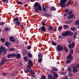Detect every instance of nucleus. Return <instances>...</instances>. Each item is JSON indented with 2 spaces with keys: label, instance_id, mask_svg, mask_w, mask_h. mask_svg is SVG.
I'll list each match as a JSON object with an SVG mask.
<instances>
[{
  "label": "nucleus",
  "instance_id": "bf43d9fd",
  "mask_svg": "<svg viewBox=\"0 0 79 79\" xmlns=\"http://www.w3.org/2000/svg\"><path fill=\"white\" fill-rule=\"evenodd\" d=\"M72 13H73V11L71 10H70V12H69V15H70V14H72Z\"/></svg>",
  "mask_w": 79,
  "mask_h": 79
},
{
  "label": "nucleus",
  "instance_id": "f704fd0d",
  "mask_svg": "<svg viewBox=\"0 0 79 79\" xmlns=\"http://www.w3.org/2000/svg\"><path fill=\"white\" fill-rule=\"evenodd\" d=\"M68 75L69 76H70V77H72L73 76V73H70L68 74Z\"/></svg>",
  "mask_w": 79,
  "mask_h": 79
},
{
  "label": "nucleus",
  "instance_id": "20e7f679",
  "mask_svg": "<svg viewBox=\"0 0 79 79\" xmlns=\"http://www.w3.org/2000/svg\"><path fill=\"white\" fill-rule=\"evenodd\" d=\"M56 50L58 52H59L60 51H63V48L62 46L58 44L57 45L56 47Z\"/></svg>",
  "mask_w": 79,
  "mask_h": 79
},
{
  "label": "nucleus",
  "instance_id": "aec40b11",
  "mask_svg": "<svg viewBox=\"0 0 79 79\" xmlns=\"http://www.w3.org/2000/svg\"><path fill=\"white\" fill-rule=\"evenodd\" d=\"M28 56L29 58H32V54H31L30 52L28 53Z\"/></svg>",
  "mask_w": 79,
  "mask_h": 79
},
{
  "label": "nucleus",
  "instance_id": "680f3d73",
  "mask_svg": "<svg viewBox=\"0 0 79 79\" xmlns=\"http://www.w3.org/2000/svg\"><path fill=\"white\" fill-rule=\"evenodd\" d=\"M70 20H69V22H68L67 21H66L65 22V23H66V24H68V23H69V22H70Z\"/></svg>",
  "mask_w": 79,
  "mask_h": 79
},
{
  "label": "nucleus",
  "instance_id": "0e129e2a",
  "mask_svg": "<svg viewBox=\"0 0 79 79\" xmlns=\"http://www.w3.org/2000/svg\"><path fill=\"white\" fill-rule=\"evenodd\" d=\"M77 5V3H75V6H76Z\"/></svg>",
  "mask_w": 79,
  "mask_h": 79
},
{
  "label": "nucleus",
  "instance_id": "e433bc0d",
  "mask_svg": "<svg viewBox=\"0 0 79 79\" xmlns=\"http://www.w3.org/2000/svg\"><path fill=\"white\" fill-rule=\"evenodd\" d=\"M49 29H50L51 31H52V30L53 29V27L52 26H49Z\"/></svg>",
  "mask_w": 79,
  "mask_h": 79
},
{
  "label": "nucleus",
  "instance_id": "4be33fe9",
  "mask_svg": "<svg viewBox=\"0 0 79 79\" xmlns=\"http://www.w3.org/2000/svg\"><path fill=\"white\" fill-rule=\"evenodd\" d=\"M15 23L17 26H20V22L19 21H18Z\"/></svg>",
  "mask_w": 79,
  "mask_h": 79
},
{
  "label": "nucleus",
  "instance_id": "7c9ffc66",
  "mask_svg": "<svg viewBox=\"0 0 79 79\" xmlns=\"http://www.w3.org/2000/svg\"><path fill=\"white\" fill-rule=\"evenodd\" d=\"M51 10L52 11H55L56 10V8L54 7H52L51 8Z\"/></svg>",
  "mask_w": 79,
  "mask_h": 79
},
{
  "label": "nucleus",
  "instance_id": "b1692460",
  "mask_svg": "<svg viewBox=\"0 0 79 79\" xmlns=\"http://www.w3.org/2000/svg\"><path fill=\"white\" fill-rule=\"evenodd\" d=\"M10 42H9L8 41H7L5 43V45H6V46H8V45H10Z\"/></svg>",
  "mask_w": 79,
  "mask_h": 79
},
{
  "label": "nucleus",
  "instance_id": "052dcab7",
  "mask_svg": "<svg viewBox=\"0 0 79 79\" xmlns=\"http://www.w3.org/2000/svg\"><path fill=\"white\" fill-rule=\"evenodd\" d=\"M76 66L77 68H79V64H77Z\"/></svg>",
  "mask_w": 79,
  "mask_h": 79
},
{
  "label": "nucleus",
  "instance_id": "a19ab883",
  "mask_svg": "<svg viewBox=\"0 0 79 79\" xmlns=\"http://www.w3.org/2000/svg\"><path fill=\"white\" fill-rule=\"evenodd\" d=\"M65 50L66 51V52H68V49L67 48V47H64V48Z\"/></svg>",
  "mask_w": 79,
  "mask_h": 79
},
{
  "label": "nucleus",
  "instance_id": "4468645a",
  "mask_svg": "<svg viewBox=\"0 0 79 79\" xmlns=\"http://www.w3.org/2000/svg\"><path fill=\"white\" fill-rule=\"evenodd\" d=\"M67 71L69 73H72V69L70 67L67 68Z\"/></svg>",
  "mask_w": 79,
  "mask_h": 79
},
{
  "label": "nucleus",
  "instance_id": "ea45409f",
  "mask_svg": "<svg viewBox=\"0 0 79 79\" xmlns=\"http://www.w3.org/2000/svg\"><path fill=\"white\" fill-rule=\"evenodd\" d=\"M30 71L31 72L30 73H31L33 74H35V72H34V71L33 70H30Z\"/></svg>",
  "mask_w": 79,
  "mask_h": 79
},
{
  "label": "nucleus",
  "instance_id": "0eeeda50",
  "mask_svg": "<svg viewBox=\"0 0 79 79\" xmlns=\"http://www.w3.org/2000/svg\"><path fill=\"white\" fill-rule=\"evenodd\" d=\"M73 58V57H70L69 56H67V60L66 61L67 64H69L71 62V60Z\"/></svg>",
  "mask_w": 79,
  "mask_h": 79
},
{
  "label": "nucleus",
  "instance_id": "f257e3e1",
  "mask_svg": "<svg viewBox=\"0 0 79 79\" xmlns=\"http://www.w3.org/2000/svg\"><path fill=\"white\" fill-rule=\"evenodd\" d=\"M35 11L37 13H39V11H42V7L40 6V4L39 3V2L35 3L34 5Z\"/></svg>",
  "mask_w": 79,
  "mask_h": 79
},
{
  "label": "nucleus",
  "instance_id": "39448f33",
  "mask_svg": "<svg viewBox=\"0 0 79 79\" xmlns=\"http://www.w3.org/2000/svg\"><path fill=\"white\" fill-rule=\"evenodd\" d=\"M69 35V36H71L73 35V33L71 31L69 32V31H67L65 33L62 34V36H66L67 35Z\"/></svg>",
  "mask_w": 79,
  "mask_h": 79
},
{
  "label": "nucleus",
  "instance_id": "c9c22d12",
  "mask_svg": "<svg viewBox=\"0 0 79 79\" xmlns=\"http://www.w3.org/2000/svg\"><path fill=\"white\" fill-rule=\"evenodd\" d=\"M45 16H46L48 17H51V15H48L47 13L45 14Z\"/></svg>",
  "mask_w": 79,
  "mask_h": 79
},
{
  "label": "nucleus",
  "instance_id": "a211bd4d",
  "mask_svg": "<svg viewBox=\"0 0 79 79\" xmlns=\"http://www.w3.org/2000/svg\"><path fill=\"white\" fill-rule=\"evenodd\" d=\"M18 19L17 18H15L13 19V23H15L18 21Z\"/></svg>",
  "mask_w": 79,
  "mask_h": 79
},
{
  "label": "nucleus",
  "instance_id": "ddd939ff",
  "mask_svg": "<svg viewBox=\"0 0 79 79\" xmlns=\"http://www.w3.org/2000/svg\"><path fill=\"white\" fill-rule=\"evenodd\" d=\"M10 41L11 42H15V40L14 39V37H13V36H11L10 37Z\"/></svg>",
  "mask_w": 79,
  "mask_h": 79
},
{
  "label": "nucleus",
  "instance_id": "603ef678",
  "mask_svg": "<svg viewBox=\"0 0 79 79\" xmlns=\"http://www.w3.org/2000/svg\"><path fill=\"white\" fill-rule=\"evenodd\" d=\"M52 69L55 71H58V69L56 68H53Z\"/></svg>",
  "mask_w": 79,
  "mask_h": 79
},
{
  "label": "nucleus",
  "instance_id": "864d4df0",
  "mask_svg": "<svg viewBox=\"0 0 79 79\" xmlns=\"http://www.w3.org/2000/svg\"><path fill=\"white\" fill-rule=\"evenodd\" d=\"M2 75H3V76H6V75H7V73H2Z\"/></svg>",
  "mask_w": 79,
  "mask_h": 79
},
{
  "label": "nucleus",
  "instance_id": "c85d7f7f",
  "mask_svg": "<svg viewBox=\"0 0 79 79\" xmlns=\"http://www.w3.org/2000/svg\"><path fill=\"white\" fill-rule=\"evenodd\" d=\"M31 70H30V69H27L25 70V72L26 73H29V72Z\"/></svg>",
  "mask_w": 79,
  "mask_h": 79
},
{
  "label": "nucleus",
  "instance_id": "6ab92c4d",
  "mask_svg": "<svg viewBox=\"0 0 79 79\" xmlns=\"http://www.w3.org/2000/svg\"><path fill=\"white\" fill-rule=\"evenodd\" d=\"M41 30L42 31L45 32L46 30V29H45V28L44 26H42L41 27Z\"/></svg>",
  "mask_w": 79,
  "mask_h": 79
},
{
  "label": "nucleus",
  "instance_id": "4d7b16f0",
  "mask_svg": "<svg viewBox=\"0 0 79 79\" xmlns=\"http://www.w3.org/2000/svg\"><path fill=\"white\" fill-rule=\"evenodd\" d=\"M0 25H1V26H3V22H0Z\"/></svg>",
  "mask_w": 79,
  "mask_h": 79
},
{
  "label": "nucleus",
  "instance_id": "774afa93",
  "mask_svg": "<svg viewBox=\"0 0 79 79\" xmlns=\"http://www.w3.org/2000/svg\"><path fill=\"white\" fill-rule=\"evenodd\" d=\"M55 72L53 71V70H51V73H53V72Z\"/></svg>",
  "mask_w": 79,
  "mask_h": 79
},
{
  "label": "nucleus",
  "instance_id": "5fc2aeb1",
  "mask_svg": "<svg viewBox=\"0 0 79 79\" xmlns=\"http://www.w3.org/2000/svg\"><path fill=\"white\" fill-rule=\"evenodd\" d=\"M3 2H5L7 0H2ZM8 0H7V1L6 2V3H8Z\"/></svg>",
  "mask_w": 79,
  "mask_h": 79
},
{
  "label": "nucleus",
  "instance_id": "58836bf2",
  "mask_svg": "<svg viewBox=\"0 0 79 79\" xmlns=\"http://www.w3.org/2000/svg\"><path fill=\"white\" fill-rule=\"evenodd\" d=\"M10 51H11V52H13L15 50V49L12 48H10L9 49Z\"/></svg>",
  "mask_w": 79,
  "mask_h": 79
},
{
  "label": "nucleus",
  "instance_id": "6e6552de",
  "mask_svg": "<svg viewBox=\"0 0 79 79\" xmlns=\"http://www.w3.org/2000/svg\"><path fill=\"white\" fill-rule=\"evenodd\" d=\"M16 54L15 53H13V54H9L7 56V58H13V57H16Z\"/></svg>",
  "mask_w": 79,
  "mask_h": 79
},
{
  "label": "nucleus",
  "instance_id": "2eb2a0df",
  "mask_svg": "<svg viewBox=\"0 0 79 79\" xmlns=\"http://www.w3.org/2000/svg\"><path fill=\"white\" fill-rule=\"evenodd\" d=\"M73 54V49H71L70 51V53L69 54V55L68 56H70L71 57H73L71 55Z\"/></svg>",
  "mask_w": 79,
  "mask_h": 79
},
{
  "label": "nucleus",
  "instance_id": "a878e982",
  "mask_svg": "<svg viewBox=\"0 0 79 79\" xmlns=\"http://www.w3.org/2000/svg\"><path fill=\"white\" fill-rule=\"evenodd\" d=\"M48 79H51L53 77V75H48Z\"/></svg>",
  "mask_w": 79,
  "mask_h": 79
},
{
  "label": "nucleus",
  "instance_id": "13d9d810",
  "mask_svg": "<svg viewBox=\"0 0 79 79\" xmlns=\"http://www.w3.org/2000/svg\"><path fill=\"white\" fill-rule=\"evenodd\" d=\"M63 79H68V77H64L63 78Z\"/></svg>",
  "mask_w": 79,
  "mask_h": 79
},
{
  "label": "nucleus",
  "instance_id": "9b49d317",
  "mask_svg": "<svg viewBox=\"0 0 79 79\" xmlns=\"http://www.w3.org/2000/svg\"><path fill=\"white\" fill-rule=\"evenodd\" d=\"M78 71V70L77 69L76 67H75L73 68V73H77Z\"/></svg>",
  "mask_w": 79,
  "mask_h": 79
},
{
  "label": "nucleus",
  "instance_id": "bb28decb",
  "mask_svg": "<svg viewBox=\"0 0 79 79\" xmlns=\"http://www.w3.org/2000/svg\"><path fill=\"white\" fill-rule=\"evenodd\" d=\"M71 30L73 31H75L76 30V28L75 27H71Z\"/></svg>",
  "mask_w": 79,
  "mask_h": 79
},
{
  "label": "nucleus",
  "instance_id": "5701e85b",
  "mask_svg": "<svg viewBox=\"0 0 79 79\" xmlns=\"http://www.w3.org/2000/svg\"><path fill=\"white\" fill-rule=\"evenodd\" d=\"M26 54H27V51L25 50H24L23 53V56H25Z\"/></svg>",
  "mask_w": 79,
  "mask_h": 79
},
{
  "label": "nucleus",
  "instance_id": "49530a36",
  "mask_svg": "<svg viewBox=\"0 0 79 79\" xmlns=\"http://www.w3.org/2000/svg\"><path fill=\"white\" fill-rule=\"evenodd\" d=\"M62 29V27H61L60 26L58 27V31H61Z\"/></svg>",
  "mask_w": 79,
  "mask_h": 79
},
{
  "label": "nucleus",
  "instance_id": "473e14b6",
  "mask_svg": "<svg viewBox=\"0 0 79 79\" xmlns=\"http://www.w3.org/2000/svg\"><path fill=\"white\" fill-rule=\"evenodd\" d=\"M42 58H41V59L39 58L38 59V61H39V63H42Z\"/></svg>",
  "mask_w": 79,
  "mask_h": 79
},
{
  "label": "nucleus",
  "instance_id": "4c0bfd02",
  "mask_svg": "<svg viewBox=\"0 0 79 79\" xmlns=\"http://www.w3.org/2000/svg\"><path fill=\"white\" fill-rule=\"evenodd\" d=\"M1 42H3V43H4V42H5V39L4 38L1 39Z\"/></svg>",
  "mask_w": 79,
  "mask_h": 79
},
{
  "label": "nucleus",
  "instance_id": "3c124183",
  "mask_svg": "<svg viewBox=\"0 0 79 79\" xmlns=\"http://www.w3.org/2000/svg\"><path fill=\"white\" fill-rule=\"evenodd\" d=\"M28 50H30V48H31V46H28L27 47Z\"/></svg>",
  "mask_w": 79,
  "mask_h": 79
},
{
  "label": "nucleus",
  "instance_id": "a18cd8bd",
  "mask_svg": "<svg viewBox=\"0 0 79 79\" xmlns=\"http://www.w3.org/2000/svg\"><path fill=\"white\" fill-rule=\"evenodd\" d=\"M68 25H65L64 27V29H67V28H68Z\"/></svg>",
  "mask_w": 79,
  "mask_h": 79
},
{
  "label": "nucleus",
  "instance_id": "69168bd1",
  "mask_svg": "<svg viewBox=\"0 0 79 79\" xmlns=\"http://www.w3.org/2000/svg\"><path fill=\"white\" fill-rule=\"evenodd\" d=\"M65 74L66 73H65V72H62V75H65Z\"/></svg>",
  "mask_w": 79,
  "mask_h": 79
},
{
  "label": "nucleus",
  "instance_id": "79ce46f5",
  "mask_svg": "<svg viewBox=\"0 0 79 79\" xmlns=\"http://www.w3.org/2000/svg\"><path fill=\"white\" fill-rule=\"evenodd\" d=\"M44 8L45 9H48V8H49V6L48 5L44 6Z\"/></svg>",
  "mask_w": 79,
  "mask_h": 79
},
{
  "label": "nucleus",
  "instance_id": "412c9836",
  "mask_svg": "<svg viewBox=\"0 0 79 79\" xmlns=\"http://www.w3.org/2000/svg\"><path fill=\"white\" fill-rule=\"evenodd\" d=\"M75 24L77 25V26L79 25V19L75 21Z\"/></svg>",
  "mask_w": 79,
  "mask_h": 79
},
{
  "label": "nucleus",
  "instance_id": "cd10ccee",
  "mask_svg": "<svg viewBox=\"0 0 79 79\" xmlns=\"http://www.w3.org/2000/svg\"><path fill=\"white\" fill-rule=\"evenodd\" d=\"M52 45H54L55 46H56V44H57L56 43L54 42V41H52Z\"/></svg>",
  "mask_w": 79,
  "mask_h": 79
},
{
  "label": "nucleus",
  "instance_id": "f03ea898",
  "mask_svg": "<svg viewBox=\"0 0 79 79\" xmlns=\"http://www.w3.org/2000/svg\"><path fill=\"white\" fill-rule=\"evenodd\" d=\"M67 2V0H60V5L61 7H62L63 8L64 7V6H69L70 4L71 3V1H69L66 5L65 3Z\"/></svg>",
  "mask_w": 79,
  "mask_h": 79
},
{
  "label": "nucleus",
  "instance_id": "2f4dec72",
  "mask_svg": "<svg viewBox=\"0 0 79 79\" xmlns=\"http://www.w3.org/2000/svg\"><path fill=\"white\" fill-rule=\"evenodd\" d=\"M69 9H64V12L65 13H68L69 12Z\"/></svg>",
  "mask_w": 79,
  "mask_h": 79
},
{
  "label": "nucleus",
  "instance_id": "72a5a7b5",
  "mask_svg": "<svg viewBox=\"0 0 79 79\" xmlns=\"http://www.w3.org/2000/svg\"><path fill=\"white\" fill-rule=\"evenodd\" d=\"M38 57L39 58H41L42 57V55L41 54H38Z\"/></svg>",
  "mask_w": 79,
  "mask_h": 79
},
{
  "label": "nucleus",
  "instance_id": "c756f323",
  "mask_svg": "<svg viewBox=\"0 0 79 79\" xmlns=\"http://www.w3.org/2000/svg\"><path fill=\"white\" fill-rule=\"evenodd\" d=\"M23 59L24 60V61L25 62H27V56H25L23 57Z\"/></svg>",
  "mask_w": 79,
  "mask_h": 79
},
{
  "label": "nucleus",
  "instance_id": "de8ad7c7",
  "mask_svg": "<svg viewBox=\"0 0 79 79\" xmlns=\"http://www.w3.org/2000/svg\"><path fill=\"white\" fill-rule=\"evenodd\" d=\"M18 3L19 4L23 5V2H19V1L18 2Z\"/></svg>",
  "mask_w": 79,
  "mask_h": 79
},
{
  "label": "nucleus",
  "instance_id": "f8f14e48",
  "mask_svg": "<svg viewBox=\"0 0 79 79\" xmlns=\"http://www.w3.org/2000/svg\"><path fill=\"white\" fill-rule=\"evenodd\" d=\"M74 16V15L72 14L68 16V19H73V18Z\"/></svg>",
  "mask_w": 79,
  "mask_h": 79
},
{
  "label": "nucleus",
  "instance_id": "7ed1b4c3",
  "mask_svg": "<svg viewBox=\"0 0 79 79\" xmlns=\"http://www.w3.org/2000/svg\"><path fill=\"white\" fill-rule=\"evenodd\" d=\"M67 2V0H60V5L61 7H62L63 8L64 7V6H69L70 4L71 3V1H69L66 5L65 3Z\"/></svg>",
  "mask_w": 79,
  "mask_h": 79
},
{
  "label": "nucleus",
  "instance_id": "c03bdc74",
  "mask_svg": "<svg viewBox=\"0 0 79 79\" xmlns=\"http://www.w3.org/2000/svg\"><path fill=\"white\" fill-rule=\"evenodd\" d=\"M74 65L73 64H71V66L70 67L71 68H74Z\"/></svg>",
  "mask_w": 79,
  "mask_h": 79
},
{
  "label": "nucleus",
  "instance_id": "8fccbe9b",
  "mask_svg": "<svg viewBox=\"0 0 79 79\" xmlns=\"http://www.w3.org/2000/svg\"><path fill=\"white\" fill-rule=\"evenodd\" d=\"M43 11H47V10H46V9H45V8H44V6H43Z\"/></svg>",
  "mask_w": 79,
  "mask_h": 79
},
{
  "label": "nucleus",
  "instance_id": "423d86ee",
  "mask_svg": "<svg viewBox=\"0 0 79 79\" xmlns=\"http://www.w3.org/2000/svg\"><path fill=\"white\" fill-rule=\"evenodd\" d=\"M6 48L1 46L0 48V55L2 54L3 52H6Z\"/></svg>",
  "mask_w": 79,
  "mask_h": 79
},
{
  "label": "nucleus",
  "instance_id": "37998d69",
  "mask_svg": "<svg viewBox=\"0 0 79 79\" xmlns=\"http://www.w3.org/2000/svg\"><path fill=\"white\" fill-rule=\"evenodd\" d=\"M77 35V33H75V34L74 35V37H73V39H76V37Z\"/></svg>",
  "mask_w": 79,
  "mask_h": 79
},
{
  "label": "nucleus",
  "instance_id": "393cba45",
  "mask_svg": "<svg viewBox=\"0 0 79 79\" xmlns=\"http://www.w3.org/2000/svg\"><path fill=\"white\" fill-rule=\"evenodd\" d=\"M28 64H30V65H32V62L31 60H29V61L28 63Z\"/></svg>",
  "mask_w": 79,
  "mask_h": 79
},
{
  "label": "nucleus",
  "instance_id": "f3484780",
  "mask_svg": "<svg viewBox=\"0 0 79 79\" xmlns=\"http://www.w3.org/2000/svg\"><path fill=\"white\" fill-rule=\"evenodd\" d=\"M16 56L17 59H19L21 58V55L19 54H17Z\"/></svg>",
  "mask_w": 79,
  "mask_h": 79
},
{
  "label": "nucleus",
  "instance_id": "1a4fd4ad",
  "mask_svg": "<svg viewBox=\"0 0 79 79\" xmlns=\"http://www.w3.org/2000/svg\"><path fill=\"white\" fill-rule=\"evenodd\" d=\"M68 47L70 49H72L74 47V42H73L72 44H69L68 45Z\"/></svg>",
  "mask_w": 79,
  "mask_h": 79
},
{
  "label": "nucleus",
  "instance_id": "09e8293b",
  "mask_svg": "<svg viewBox=\"0 0 79 79\" xmlns=\"http://www.w3.org/2000/svg\"><path fill=\"white\" fill-rule=\"evenodd\" d=\"M41 78V79H45V76H42Z\"/></svg>",
  "mask_w": 79,
  "mask_h": 79
},
{
  "label": "nucleus",
  "instance_id": "338daca9",
  "mask_svg": "<svg viewBox=\"0 0 79 79\" xmlns=\"http://www.w3.org/2000/svg\"><path fill=\"white\" fill-rule=\"evenodd\" d=\"M72 41V40H70L69 41H68V42L69 44H70V43H71V41Z\"/></svg>",
  "mask_w": 79,
  "mask_h": 79
},
{
  "label": "nucleus",
  "instance_id": "9d476101",
  "mask_svg": "<svg viewBox=\"0 0 79 79\" xmlns=\"http://www.w3.org/2000/svg\"><path fill=\"white\" fill-rule=\"evenodd\" d=\"M7 60V59H4V57H2L1 59V62L0 65L1 66Z\"/></svg>",
  "mask_w": 79,
  "mask_h": 79
},
{
  "label": "nucleus",
  "instance_id": "dca6fc26",
  "mask_svg": "<svg viewBox=\"0 0 79 79\" xmlns=\"http://www.w3.org/2000/svg\"><path fill=\"white\" fill-rule=\"evenodd\" d=\"M53 76H54V77H56V78L58 77V74L56 73V72H53Z\"/></svg>",
  "mask_w": 79,
  "mask_h": 79
},
{
  "label": "nucleus",
  "instance_id": "6e6d98bb",
  "mask_svg": "<svg viewBox=\"0 0 79 79\" xmlns=\"http://www.w3.org/2000/svg\"><path fill=\"white\" fill-rule=\"evenodd\" d=\"M9 29H8V28H6L5 29V31H9Z\"/></svg>",
  "mask_w": 79,
  "mask_h": 79
},
{
  "label": "nucleus",
  "instance_id": "e2e57ef3",
  "mask_svg": "<svg viewBox=\"0 0 79 79\" xmlns=\"http://www.w3.org/2000/svg\"><path fill=\"white\" fill-rule=\"evenodd\" d=\"M42 25H43V26H45V23H44V22L42 23Z\"/></svg>",
  "mask_w": 79,
  "mask_h": 79
}]
</instances>
